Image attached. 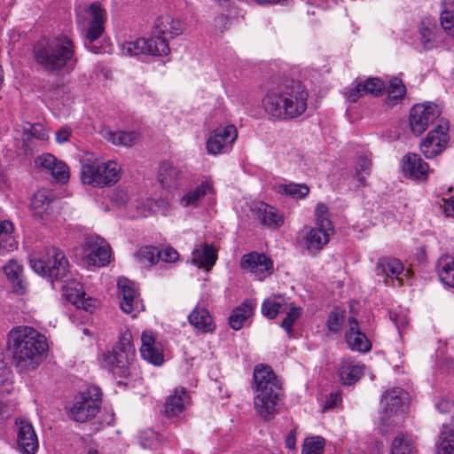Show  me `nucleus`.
<instances>
[{
	"mask_svg": "<svg viewBox=\"0 0 454 454\" xmlns=\"http://www.w3.org/2000/svg\"><path fill=\"white\" fill-rule=\"evenodd\" d=\"M30 265L35 272L48 277L51 281H63L64 295L76 308L90 311L96 307V301L86 295L81 283L67 278L69 263L59 248L46 247L40 257L30 258Z\"/></svg>",
	"mask_w": 454,
	"mask_h": 454,
	"instance_id": "nucleus-1",
	"label": "nucleus"
},
{
	"mask_svg": "<svg viewBox=\"0 0 454 454\" xmlns=\"http://www.w3.org/2000/svg\"><path fill=\"white\" fill-rule=\"evenodd\" d=\"M308 97L307 90L299 82H273L262 98V106L270 118L292 120L305 113Z\"/></svg>",
	"mask_w": 454,
	"mask_h": 454,
	"instance_id": "nucleus-2",
	"label": "nucleus"
},
{
	"mask_svg": "<svg viewBox=\"0 0 454 454\" xmlns=\"http://www.w3.org/2000/svg\"><path fill=\"white\" fill-rule=\"evenodd\" d=\"M7 348L20 372L35 370L48 348L46 338L32 327L18 326L7 336Z\"/></svg>",
	"mask_w": 454,
	"mask_h": 454,
	"instance_id": "nucleus-3",
	"label": "nucleus"
},
{
	"mask_svg": "<svg viewBox=\"0 0 454 454\" xmlns=\"http://www.w3.org/2000/svg\"><path fill=\"white\" fill-rule=\"evenodd\" d=\"M33 58L43 70L51 74L70 73L77 63L75 46L67 35H57L37 41Z\"/></svg>",
	"mask_w": 454,
	"mask_h": 454,
	"instance_id": "nucleus-4",
	"label": "nucleus"
},
{
	"mask_svg": "<svg viewBox=\"0 0 454 454\" xmlns=\"http://www.w3.org/2000/svg\"><path fill=\"white\" fill-rule=\"evenodd\" d=\"M253 388L255 392L254 407L264 421L271 420L278 412L282 388L278 379L268 365H256L253 375Z\"/></svg>",
	"mask_w": 454,
	"mask_h": 454,
	"instance_id": "nucleus-5",
	"label": "nucleus"
},
{
	"mask_svg": "<svg viewBox=\"0 0 454 454\" xmlns=\"http://www.w3.org/2000/svg\"><path fill=\"white\" fill-rule=\"evenodd\" d=\"M136 349L132 344L131 333H121L119 340L114 345L112 351L103 356V364L114 375L126 378L135 366Z\"/></svg>",
	"mask_w": 454,
	"mask_h": 454,
	"instance_id": "nucleus-6",
	"label": "nucleus"
},
{
	"mask_svg": "<svg viewBox=\"0 0 454 454\" xmlns=\"http://www.w3.org/2000/svg\"><path fill=\"white\" fill-rule=\"evenodd\" d=\"M81 163V179L85 184L104 187L120 179L121 168L115 161L102 162L93 157H87Z\"/></svg>",
	"mask_w": 454,
	"mask_h": 454,
	"instance_id": "nucleus-7",
	"label": "nucleus"
},
{
	"mask_svg": "<svg viewBox=\"0 0 454 454\" xmlns=\"http://www.w3.org/2000/svg\"><path fill=\"white\" fill-rule=\"evenodd\" d=\"M101 406V389L96 386H90L74 396L67 412L70 419L78 423H85L96 418Z\"/></svg>",
	"mask_w": 454,
	"mask_h": 454,
	"instance_id": "nucleus-8",
	"label": "nucleus"
},
{
	"mask_svg": "<svg viewBox=\"0 0 454 454\" xmlns=\"http://www.w3.org/2000/svg\"><path fill=\"white\" fill-rule=\"evenodd\" d=\"M74 256L81 262L92 266H105L109 262L110 247L104 239L96 235H89L84 242L74 248Z\"/></svg>",
	"mask_w": 454,
	"mask_h": 454,
	"instance_id": "nucleus-9",
	"label": "nucleus"
},
{
	"mask_svg": "<svg viewBox=\"0 0 454 454\" xmlns=\"http://www.w3.org/2000/svg\"><path fill=\"white\" fill-rule=\"evenodd\" d=\"M88 24L86 25L78 15L77 23L79 27L84 31V45L87 49L94 53H98V50L94 45L93 42L98 40L105 30L106 12L98 3L90 4L87 11Z\"/></svg>",
	"mask_w": 454,
	"mask_h": 454,
	"instance_id": "nucleus-10",
	"label": "nucleus"
},
{
	"mask_svg": "<svg viewBox=\"0 0 454 454\" xmlns=\"http://www.w3.org/2000/svg\"><path fill=\"white\" fill-rule=\"evenodd\" d=\"M121 54L128 57L139 54L166 56L169 53V46L164 40L138 38L135 41L125 42L121 45Z\"/></svg>",
	"mask_w": 454,
	"mask_h": 454,
	"instance_id": "nucleus-11",
	"label": "nucleus"
},
{
	"mask_svg": "<svg viewBox=\"0 0 454 454\" xmlns=\"http://www.w3.org/2000/svg\"><path fill=\"white\" fill-rule=\"evenodd\" d=\"M441 114L439 107L433 103L417 104L410 112V126L412 133L421 135Z\"/></svg>",
	"mask_w": 454,
	"mask_h": 454,
	"instance_id": "nucleus-12",
	"label": "nucleus"
},
{
	"mask_svg": "<svg viewBox=\"0 0 454 454\" xmlns=\"http://www.w3.org/2000/svg\"><path fill=\"white\" fill-rule=\"evenodd\" d=\"M238 137L234 125L220 126L207 140V151L209 154L216 155L228 153Z\"/></svg>",
	"mask_w": 454,
	"mask_h": 454,
	"instance_id": "nucleus-13",
	"label": "nucleus"
},
{
	"mask_svg": "<svg viewBox=\"0 0 454 454\" xmlns=\"http://www.w3.org/2000/svg\"><path fill=\"white\" fill-rule=\"evenodd\" d=\"M447 122L439 123L431 130L427 137L420 143V151L427 159H432L440 154L446 147L450 137Z\"/></svg>",
	"mask_w": 454,
	"mask_h": 454,
	"instance_id": "nucleus-14",
	"label": "nucleus"
},
{
	"mask_svg": "<svg viewBox=\"0 0 454 454\" xmlns=\"http://www.w3.org/2000/svg\"><path fill=\"white\" fill-rule=\"evenodd\" d=\"M184 28V24L180 20L169 14H163L155 20L152 37L153 39L164 40L168 44V40L182 35Z\"/></svg>",
	"mask_w": 454,
	"mask_h": 454,
	"instance_id": "nucleus-15",
	"label": "nucleus"
},
{
	"mask_svg": "<svg viewBox=\"0 0 454 454\" xmlns=\"http://www.w3.org/2000/svg\"><path fill=\"white\" fill-rule=\"evenodd\" d=\"M17 450L21 454H35L39 448L37 434L32 424L26 419L16 420Z\"/></svg>",
	"mask_w": 454,
	"mask_h": 454,
	"instance_id": "nucleus-16",
	"label": "nucleus"
},
{
	"mask_svg": "<svg viewBox=\"0 0 454 454\" xmlns=\"http://www.w3.org/2000/svg\"><path fill=\"white\" fill-rule=\"evenodd\" d=\"M240 267L262 281L273 272V262L264 254L250 253L242 256Z\"/></svg>",
	"mask_w": 454,
	"mask_h": 454,
	"instance_id": "nucleus-17",
	"label": "nucleus"
},
{
	"mask_svg": "<svg viewBox=\"0 0 454 454\" xmlns=\"http://www.w3.org/2000/svg\"><path fill=\"white\" fill-rule=\"evenodd\" d=\"M355 83V87L347 92L348 99L353 103L364 96H380L386 89L385 82L378 77H369L365 80L356 79Z\"/></svg>",
	"mask_w": 454,
	"mask_h": 454,
	"instance_id": "nucleus-18",
	"label": "nucleus"
},
{
	"mask_svg": "<svg viewBox=\"0 0 454 454\" xmlns=\"http://www.w3.org/2000/svg\"><path fill=\"white\" fill-rule=\"evenodd\" d=\"M121 300V309L126 314L136 313L144 310V305L133 286V283L128 278H120L117 282Z\"/></svg>",
	"mask_w": 454,
	"mask_h": 454,
	"instance_id": "nucleus-19",
	"label": "nucleus"
},
{
	"mask_svg": "<svg viewBox=\"0 0 454 454\" xmlns=\"http://www.w3.org/2000/svg\"><path fill=\"white\" fill-rule=\"evenodd\" d=\"M345 339L351 350L367 352L372 348L371 341L365 333L361 331L359 323L354 317L348 318Z\"/></svg>",
	"mask_w": 454,
	"mask_h": 454,
	"instance_id": "nucleus-20",
	"label": "nucleus"
},
{
	"mask_svg": "<svg viewBox=\"0 0 454 454\" xmlns=\"http://www.w3.org/2000/svg\"><path fill=\"white\" fill-rule=\"evenodd\" d=\"M141 356L154 365L162 364L164 358L160 343H157L151 332H143L141 335Z\"/></svg>",
	"mask_w": 454,
	"mask_h": 454,
	"instance_id": "nucleus-21",
	"label": "nucleus"
},
{
	"mask_svg": "<svg viewBox=\"0 0 454 454\" xmlns=\"http://www.w3.org/2000/svg\"><path fill=\"white\" fill-rule=\"evenodd\" d=\"M421 43L424 49L430 50L436 47L442 42L441 31L434 18L426 17L421 20L419 26Z\"/></svg>",
	"mask_w": 454,
	"mask_h": 454,
	"instance_id": "nucleus-22",
	"label": "nucleus"
},
{
	"mask_svg": "<svg viewBox=\"0 0 454 454\" xmlns=\"http://www.w3.org/2000/svg\"><path fill=\"white\" fill-rule=\"evenodd\" d=\"M333 233V227L328 230L327 227L316 224L315 227L311 228L306 233L304 237V246L310 252L321 250L329 242L330 237Z\"/></svg>",
	"mask_w": 454,
	"mask_h": 454,
	"instance_id": "nucleus-23",
	"label": "nucleus"
},
{
	"mask_svg": "<svg viewBox=\"0 0 454 454\" xmlns=\"http://www.w3.org/2000/svg\"><path fill=\"white\" fill-rule=\"evenodd\" d=\"M402 168L404 175L413 179H426L429 168L428 164L416 153L404 155Z\"/></svg>",
	"mask_w": 454,
	"mask_h": 454,
	"instance_id": "nucleus-24",
	"label": "nucleus"
},
{
	"mask_svg": "<svg viewBox=\"0 0 454 454\" xmlns=\"http://www.w3.org/2000/svg\"><path fill=\"white\" fill-rule=\"evenodd\" d=\"M213 183L209 180L202 181L194 188L187 189L180 199V205L184 207H197L201 200L213 192Z\"/></svg>",
	"mask_w": 454,
	"mask_h": 454,
	"instance_id": "nucleus-25",
	"label": "nucleus"
},
{
	"mask_svg": "<svg viewBox=\"0 0 454 454\" xmlns=\"http://www.w3.org/2000/svg\"><path fill=\"white\" fill-rule=\"evenodd\" d=\"M216 260V249L207 243L199 245L192 253V264L207 270L215 265Z\"/></svg>",
	"mask_w": 454,
	"mask_h": 454,
	"instance_id": "nucleus-26",
	"label": "nucleus"
},
{
	"mask_svg": "<svg viewBox=\"0 0 454 454\" xmlns=\"http://www.w3.org/2000/svg\"><path fill=\"white\" fill-rule=\"evenodd\" d=\"M404 270L403 264L399 259L393 257L380 258L376 265V274L378 276L395 278L401 283L400 275Z\"/></svg>",
	"mask_w": 454,
	"mask_h": 454,
	"instance_id": "nucleus-27",
	"label": "nucleus"
},
{
	"mask_svg": "<svg viewBox=\"0 0 454 454\" xmlns=\"http://www.w3.org/2000/svg\"><path fill=\"white\" fill-rule=\"evenodd\" d=\"M189 399L190 396L184 388L176 389L166 400L165 415L169 419L176 417L184 411Z\"/></svg>",
	"mask_w": 454,
	"mask_h": 454,
	"instance_id": "nucleus-28",
	"label": "nucleus"
},
{
	"mask_svg": "<svg viewBox=\"0 0 454 454\" xmlns=\"http://www.w3.org/2000/svg\"><path fill=\"white\" fill-rule=\"evenodd\" d=\"M4 272L12 284L15 293L23 294L27 289V283L23 279V267L15 260H11L4 267Z\"/></svg>",
	"mask_w": 454,
	"mask_h": 454,
	"instance_id": "nucleus-29",
	"label": "nucleus"
},
{
	"mask_svg": "<svg viewBox=\"0 0 454 454\" xmlns=\"http://www.w3.org/2000/svg\"><path fill=\"white\" fill-rule=\"evenodd\" d=\"M183 177V172L174 164L163 161L160 165L158 180L164 188H176L179 180Z\"/></svg>",
	"mask_w": 454,
	"mask_h": 454,
	"instance_id": "nucleus-30",
	"label": "nucleus"
},
{
	"mask_svg": "<svg viewBox=\"0 0 454 454\" xmlns=\"http://www.w3.org/2000/svg\"><path fill=\"white\" fill-rule=\"evenodd\" d=\"M364 366L353 360H343L339 368V376L343 385L355 384L364 374Z\"/></svg>",
	"mask_w": 454,
	"mask_h": 454,
	"instance_id": "nucleus-31",
	"label": "nucleus"
},
{
	"mask_svg": "<svg viewBox=\"0 0 454 454\" xmlns=\"http://www.w3.org/2000/svg\"><path fill=\"white\" fill-rule=\"evenodd\" d=\"M255 213L260 223L269 228H278L284 223L283 215L268 204H260L255 208Z\"/></svg>",
	"mask_w": 454,
	"mask_h": 454,
	"instance_id": "nucleus-32",
	"label": "nucleus"
},
{
	"mask_svg": "<svg viewBox=\"0 0 454 454\" xmlns=\"http://www.w3.org/2000/svg\"><path fill=\"white\" fill-rule=\"evenodd\" d=\"M406 397L407 393L400 387H394L386 391L381 398L383 410H392L396 411V413L403 415L404 400Z\"/></svg>",
	"mask_w": 454,
	"mask_h": 454,
	"instance_id": "nucleus-33",
	"label": "nucleus"
},
{
	"mask_svg": "<svg viewBox=\"0 0 454 454\" xmlns=\"http://www.w3.org/2000/svg\"><path fill=\"white\" fill-rule=\"evenodd\" d=\"M255 302L250 299L245 300L240 306L232 310L229 317V325L233 330H240L245 321L251 317L255 308Z\"/></svg>",
	"mask_w": 454,
	"mask_h": 454,
	"instance_id": "nucleus-34",
	"label": "nucleus"
},
{
	"mask_svg": "<svg viewBox=\"0 0 454 454\" xmlns=\"http://www.w3.org/2000/svg\"><path fill=\"white\" fill-rule=\"evenodd\" d=\"M290 303L288 299L282 295L269 297L262 304V313L266 317L273 319L278 314L287 311Z\"/></svg>",
	"mask_w": 454,
	"mask_h": 454,
	"instance_id": "nucleus-35",
	"label": "nucleus"
},
{
	"mask_svg": "<svg viewBox=\"0 0 454 454\" xmlns=\"http://www.w3.org/2000/svg\"><path fill=\"white\" fill-rule=\"evenodd\" d=\"M188 320L199 331L211 333L215 328L211 315L204 308L195 307L188 316Z\"/></svg>",
	"mask_w": 454,
	"mask_h": 454,
	"instance_id": "nucleus-36",
	"label": "nucleus"
},
{
	"mask_svg": "<svg viewBox=\"0 0 454 454\" xmlns=\"http://www.w3.org/2000/svg\"><path fill=\"white\" fill-rule=\"evenodd\" d=\"M436 272L442 284L454 288V258L442 254L436 262Z\"/></svg>",
	"mask_w": 454,
	"mask_h": 454,
	"instance_id": "nucleus-37",
	"label": "nucleus"
},
{
	"mask_svg": "<svg viewBox=\"0 0 454 454\" xmlns=\"http://www.w3.org/2000/svg\"><path fill=\"white\" fill-rule=\"evenodd\" d=\"M403 415L392 410H383L380 415L379 429L383 435L393 434L396 428L402 427Z\"/></svg>",
	"mask_w": 454,
	"mask_h": 454,
	"instance_id": "nucleus-38",
	"label": "nucleus"
},
{
	"mask_svg": "<svg viewBox=\"0 0 454 454\" xmlns=\"http://www.w3.org/2000/svg\"><path fill=\"white\" fill-rule=\"evenodd\" d=\"M389 454H418V450L412 437L400 432L392 441Z\"/></svg>",
	"mask_w": 454,
	"mask_h": 454,
	"instance_id": "nucleus-39",
	"label": "nucleus"
},
{
	"mask_svg": "<svg viewBox=\"0 0 454 454\" xmlns=\"http://www.w3.org/2000/svg\"><path fill=\"white\" fill-rule=\"evenodd\" d=\"M16 247L14 224L9 220H0V249L13 250Z\"/></svg>",
	"mask_w": 454,
	"mask_h": 454,
	"instance_id": "nucleus-40",
	"label": "nucleus"
},
{
	"mask_svg": "<svg viewBox=\"0 0 454 454\" xmlns=\"http://www.w3.org/2000/svg\"><path fill=\"white\" fill-rule=\"evenodd\" d=\"M389 84L386 88L387 93V100L396 105L398 104L406 95V87L399 77L393 76L388 81Z\"/></svg>",
	"mask_w": 454,
	"mask_h": 454,
	"instance_id": "nucleus-41",
	"label": "nucleus"
},
{
	"mask_svg": "<svg viewBox=\"0 0 454 454\" xmlns=\"http://www.w3.org/2000/svg\"><path fill=\"white\" fill-rule=\"evenodd\" d=\"M105 137L114 145L130 146L138 139V134L134 131H107Z\"/></svg>",
	"mask_w": 454,
	"mask_h": 454,
	"instance_id": "nucleus-42",
	"label": "nucleus"
},
{
	"mask_svg": "<svg viewBox=\"0 0 454 454\" xmlns=\"http://www.w3.org/2000/svg\"><path fill=\"white\" fill-rule=\"evenodd\" d=\"M371 168L372 162L369 158H358L355 167V172L353 174V178L356 182L357 187L366 185V178L371 173Z\"/></svg>",
	"mask_w": 454,
	"mask_h": 454,
	"instance_id": "nucleus-43",
	"label": "nucleus"
},
{
	"mask_svg": "<svg viewBox=\"0 0 454 454\" xmlns=\"http://www.w3.org/2000/svg\"><path fill=\"white\" fill-rule=\"evenodd\" d=\"M52 201L49 200L43 192H37L35 194L31 206L35 211V215H38L42 220H45L51 209Z\"/></svg>",
	"mask_w": 454,
	"mask_h": 454,
	"instance_id": "nucleus-44",
	"label": "nucleus"
},
{
	"mask_svg": "<svg viewBox=\"0 0 454 454\" xmlns=\"http://www.w3.org/2000/svg\"><path fill=\"white\" fill-rule=\"evenodd\" d=\"M159 250L153 246L141 247L136 254L137 262L145 267L152 266L159 262Z\"/></svg>",
	"mask_w": 454,
	"mask_h": 454,
	"instance_id": "nucleus-45",
	"label": "nucleus"
},
{
	"mask_svg": "<svg viewBox=\"0 0 454 454\" xmlns=\"http://www.w3.org/2000/svg\"><path fill=\"white\" fill-rule=\"evenodd\" d=\"M441 442L437 447L438 454H454V431L444 427L441 433Z\"/></svg>",
	"mask_w": 454,
	"mask_h": 454,
	"instance_id": "nucleus-46",
	"label": "nucleus"
},
{
	"mask_svg": "<svg viewBox=\"0 0 454 454\" xmlns=\"http://www.w3.org/2000/svg\"><path fill=\"white\" fill-rule=\"evenodd\" d=\"M302 309L301 307L295 306L293 302L290 303V306L285 313H286V317L281 323V327L291 335L293 331V325L301 317Z\"/></svg>",
	"mask_w": 454,
	"mask_h": 454,
	"instance_id": "nucleus-47",
	"label": "nucleus"
},
{
	"mask_svg": "<svg viewBox=\"0 0 454 454\" xmlns=\"http://www.w3.org/2000/svg\"><path fill=\"white\" fill-rule=\"evenodd\" d=\"M325 439L320 436L306 439L301 454H323Z\"/></svg>",
	"mask_w": 454,
	"mask_h": 454,
	"instance_id": "nucleus-48",
	"label": "nucleus"
},
{
	"mask_svg": "<svg viewBox=\"0 0 454 454\" xmlns=\"http://www.w3.org/2000/svg\"><path fill=\"white\" fill-rule=\"evenodd\" d=\"M31 137L44 140L47 138V135L45 133L44 128L40 123L30 124L27 123V127L24 128V131L22 134V139L24 141L29 140Z\"/></svg>",
	"mask_w": 454,
	"mask_h": 454,
	"instance_id": "nucleus-49",
	"label": "nucleus"
},
{
	"mask_svg": "<svg viewBox=\"0 0 454 454\" xmlns=\"http://www.w3.org/2000/svg\"><path fill=\"white\" fill-rule=\"evenodd\" d=\"M282 190L285 194L294 199H302L306 197L309 192V189L306 184L293 183L283 185Z\"/></svg>",
	"mask_w": 454,
	"mask_h": 454,
	"instance_id": "nucleus-50",
	"label": "nucleus"
},
{
	"mask_svg": "<svg viewBox=\"0 0 454 454\" xmlns=\"http://www.w3.org/2000/svg\"><path fill=\"white\" fill-rule=\"evenodd\" d=\"M316 224L327 227L328 230L333 227L332 221L328 215V207L324 203H318L315 210Z\"/></svg>",
	"mask_w": 454,
	"mask_h": 454,
	"instance_id": "nucleus-51",
	"label": "nucleus"
},
{
	"mask_svg": "<svg viewBox=\"0 0 454 454\" xmlns=\"http://www.w3.org/2000/svg\"><path fill=\"white\" fill-rule=\"evenodd\" d=\"M441 26L442 29L450 35L454 37V10H444L440 16Z\"/></svg>",
	"mask_w": 454,
	"mask_h": 454,
	"instance_id": "nucleus-52",
	"label": "nucleus"
},
{
	"mask_svg": "<svg viewBox=\"0 0 454 454\" xmlns=\"http://www.w3.org/2000/svg\"><path fill=\"white\" fill-rule=\"evenodd\" d=\"M51 176L60 183H66L69 179V168L66 163L61 160L57 162V166L52 168Z\"/></svg>",
	"mask_w": 454,
	"mask_h": 454,
	"instance_id": "nucleus-53",
	"label": "nucleus"
},
{
	"mask_svg": "<svg viewBox=\"0 0 454 454\" xmlns=\"http://www.w3.org/2000/svg\"><path fill=\"white\" fill-rule=\"evenodd\" d=\"M344 323V316L342 313L339 312H331L326 325L329 329V331L337 333L340 330L342 325Z\"/></svg>",
	"mask_w": 454,
	"mask_h": 454,
	"instance_id": "nucleus-54",
	"label": "nucleus"
},
{
	"mask_svg": "<svg viewBox=\"0 0 454 454\" xmlns=\"http://www.w3.org/2000/svg\"><path fill=\"white\" fill-rule=\"evenodd\" d=\"M59 160L51 153H45L36 158L35 163L43 167L45 169L51 172L52 168L57 166Z\"/></svg>",
	"mask_w": 454,
	"mask_h": 454,
	"instance_id": "nucleus-55",
	"label": "nucleus"
},
{
	"mask_svg": "<svg viewBox=\"0 0 454 454\" xmlns=\"http://www.w3.org/2000/svg\"><path fill=\"white\" fill-rule=\"evenodd\" d=\"M160 256L159 260H161L162 262H168V263H173L176 262L179 258L178 252L171 247H166L160 251H159Z\"/></svg>",
	"mask_w": 454,
	"mask_h": 454,
	"instance_id": "nucleus-56",
	"label": "nucleus"
},
{
	"mask_svg": "<svg viewBox=\"0 0 454 454\" xmlns=\"http://www.w3.org/2000/svg\"><path fill=\"white\" fill-rule=\"evenodd\" d=\"M389 318L395 325L400 333L408 325L407 317L403 312L398 313L397 311L391 310L389 311Z\"/></svg>",
	"mask_w": 454,
	"mask_h": 454,
	"instance_id": "nucleus-57",
	"label": "nucleus"
},
{
	"mask_svg": "<svg viewBox=\"0 0 454 454\" xmlns=\"http://www.w3.org/2000/svg\"><path fill=\"white\" fill-rule=\"evenodd\" d=\"M72 130L71 128L68 126H64L60 128L56 132V141L59 144H63L68 141L70 136H71Z\"/></svg>",
	"mask_w": 454,
	"mask_h": 454,
	"instance_id": "nucleus-58",
	"label": "nucleus"
},
{
	"mask_svg": "<svg viewBox=\"0 0 454 454\" xmlns=\"http://www.w3.org/2000/svg\"><path fill=\"white\" fill-rule=\"evenodd\" d=\"M112 200L118 205H125L129 200V195L126 191H117L112 197Z\"/></svg>",
	"mask_w": 454,
	"mask_h": 454,
	"instance_id": "nucleus-59",
	"label": "nucleus"
},
{
	"mask_svg": "<svg viewBox=\"0 0 454 454\" xmlns=\"http://www.w3.org/2000/svg\"><path fill=\"white\" fill-rule=\"evenodd\" d=\"M444 213L447 216H454V196L449 199H442Z\"/></svg>",
	"mask_w": 454,
	"mask_h": 454,
	"instance_id": "nucleus-60",
	"label": "nucleus"
},
{
	"mask_svg": "<svg viewBox=\"0 0 454 454\" xmlns=\"http://www.w3.org/2000/svg\"><path fill=\"white\" fill-rule=\"evenodd\" d=\"M285 444H286V447L290 450H294L295 448V444H296L295 430H292L289 432V434H287V436L285 440Z\"/></svg>",
	"mask_w": 454,
	"mask_h": 454,
	"instance_id": "nucleus-61",
	"label": "nucleus"
},
{
	"mask_svg": "<svg viewBox=\"0 0 454 454\" xmlns=\"http://www.w3.org/2000/svg\"><path fill=\"white\" fill-rule=\"evenodd\" d=\"M339 400H340V395L338 394H332L330 396V400L326 401V403L325 404V409L333 408L337 404V402Z\"/></svg>",
	"mask_w": 454,
	"mask_h": 454,
	"instance_id": "nucleus-62",
	"label": "nucleus"
},
{
	"mask_svg": "<svg viewBox=\"0 0 454 454\" xmlns=\"http://www.w3.org/2000/svg\"><path fill=\"white\" fill-rule=\"evenodd\" d=\"M260 4H277L280 0H255Z\"/></svg>",
	"mask_w": 454,
	"mask_h": 454,
	"instance_id": "nucleus-63",
	"label": "nucleus"
},
{
	"mask_svg": "<svg viewBox=\"0 0 454 454\" xmlns=\"http://www.w3.org/2000/svg\"><path fill=\"white\" fill-rule=\"evenodd\" d=\"M87 454H99L98 451L95 449H90L88 450Z\"/></svg>",
	"mask_w": 454,
	"mask_h": 454,
	"instance_id": "nucleus-64",
	"label": "nucleus"
}]
</instances>
